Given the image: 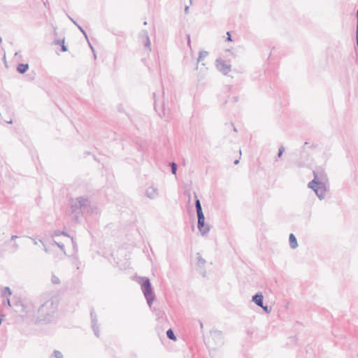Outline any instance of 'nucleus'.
<instances>
[{"label":"nucleus","mask_w":358,"mask_h":358,"mask_svg":"<svg viewBox=\"0 0 358 358\" xmlns=\"http://www.w3.org/2000/svg\"><path fill=\"white\" fill-rule=\"evenodd\" d=\"M62 50L63 52H66L67 51V48L66 46L64 45V40H62Z\"/></svg>","instance_id":"26"},{"label":"nucleus","mask_w":358,"mask_h":358,"mask_svg":"<svg viewBox=\"0 0 358 358\" xmlns=\"http://www.w3.org/2000/svg\"><path fill=\"white\" fill-rule=\"evenodd\" d=\"M266 313H270L271 312V308L268 307V306H264V303L262 304V306H260Z\"/></svg>","instance_id":"23"},{"label":"nucleus","mask_w":358,"mask_h":358,"mask_svg":"<svg viewBox=\"0 0 358 358\" xmlns=\"http://www.w3.org/2000/svg\"><path fill=\"white\" fill-rule=\"evenodd\" d=\"M55 44H56V45H62V41H59V40H58V41H55Z\"/></svg>","instance_id":"32"},{"label":"nucleus","mask_w":358,"mask_h":358,"mask_svg":"<svg viewBox=\"0 0 358 358\" xmlns=\"http://www.w3.org/2000/svg\"><path fill=\"white\" fill-rule=\"evenodd\" d=\"M11 291L10 289V288L8 287H5L3 289V292H2V296L3 297H6V296H10L11 295Z\"/></svg>","instance_id":"17"},{"label":"nucleus","mask_w":358,"mask_h":358,"mask_svg":"<svg viewBox=\"0 0 358 358\" xmlns=\"http://www.w3.org/2000/svg\"><path fill=\"white\" fill-rule=\"evenodd\" d=\"M88 43H89V45H90V48L92 49V50L94 52V48L92 47V45L90 44V43L88 41Z\"/></svg>","instance_id":"38"},{"label":"nucleus","mask_w":358,"mask_h":358,"mask_svg":"<svg viewBox=\"0 0 358 358\" xmlns=\"http://www.w3.org/2000/svg\"><path fill=\"white\" fill-rule=\"evenodd\" d=\"M69 18L72 21V22H73L76 25H77V26L78 25L71 17H69Z\"/></svg>","instance_id":"39"},{"label":"nucleus","mask_w":358,"mask_h":358,"mask_svg":"<svg viewBox=\"0 0 358 358\" xmlns=\"http://www.w3.org/2000/svg\"><path fill=\"white\" fill-rule=\"evenodd\" d=\"M77 27L80 30V31L84 34L85 37L87 39V34L85 31V30H83V29L80 26H79V25H78Z\"/></svg>","instance_id":"27"},{"label":"nucleus","mask_w":358,"mask_h":358,"mask_svg":"<svg viewBox=\"0 0 358 358\" xmlns=\"http://www.w3.org/2000/svg\"><path fill=\"white\" fill-rule=\"evenodd\" d=\"M143 34L145 36V39L142 41V43H143L147 50L150 52L151 51V43L148 36V33L147 31L143 30Z\"/></svg>","instance_id":"12"},{"label":"nucleus","mask_w":358,"mask_h":358,"mask_svg":"<svg viewBox=\"0 0 358 358\" xmlns=\"http://www.w3.org/2000/svg\"><path fill=\"white\" fill-rule=\"evenodd\" d=\"M90 315H91L92 329L94 331L95 336L99 337V327L97 325V318H96V315L93 309L91 310Z\"/></svg>","instance_id":"9"},{"label":"nucleus","mask_w":358,"mask_h":358,"mask_svg":"<svg viewBox=\"0 0 358 358\" xmlns=\"http://www.w3.org/2000/svg\"><path fill=\"white\" fill-rule=\"evenodd\" d=\"M29 69V64H20L17 67V71L20 73H25Z\"/></svg>","instance_id":"14"},{"label":"nucleus","mask_w":358,"mask_h":358,"mask_svg":"<svg viewBox=\"0 0 358 358\" xmlns=\"http://www.w3.org/2000/svg\"><path fill=\"white\" fill-rule=\"evenodd\" d=\"M18 248H19V245H18L16 243H15L13 245V246H12V250H13V252H15V251L18 249Z\"/></svg>","instance_id":"28"},{"label":"nucleus","mask_w":358,"mask_h":358,"mask_svg":"<svg viewBox=\"0 0 358 358\" xmlns=\"http://www.w3.org/2000/svg\"><path fill=\"white\" fill-rule=\"evenodd\" d=\"M59 234H60V232L55 231V232L54 233V235H53V236H59Z\"/></svg>","instance_id":"37"},{"label":"nucleus","mask_w":358,"mask_h":358,"mask_svg":"<svg viewBox=\"0 0 358 358\" xmlns=\"http://www.w3.org/2000/svg\"><path fill=\"white\" fill-rule=\"evenodd\" d=\"M208 55V52L206 51H201L199 52V55L198 57V62H201L203 58H205Z\"/></svg>","instance_id":"19"},{"label":"nucleus","mask_w":358,"mask_h":358,"mask_svg":"<svg viewBox=\"0 0 358 358\" xmlns=\"http://www.w3.org/2000/svg\"><path fill=\"white\" fill-rule=\"evenodd\" d=\"M50 358H64V356L60 351L55 350Z\"/></svg>","instance_id":"18"},{"label":"nucleus","mask_w":358,"mask_h":358,"mask_svg":"<svg viewBox=\"0 0 358 358\" xmlns=\"http://www.w3.org/2000/svg\"><path fill=\"white\" fill-rule=\"evenodd\" d=\"M52 282L53 284H59L60 282V280H59L58 277H57L56 275H53L52 276Z\"/></svg>","instance_id":"24"},{"label":"nucleus","mask_w":358,"mask_h":358,"mask_svg":"<svg viewBox=\"0 0 358 358\" xmlns=\"http://www.w3.org/2000/svg\"><path fill=\"white\" fill-rule=\"evenodd\" d=\"M357 28H358V9H357Z\"/></svg>","instance_id":"41"},{"label":"nucleus","mask_w":358,"mask_h":358,"mask_svg":"<svg viewBox=\"0 0 358 358\" xmlns=\"http://www.w3.org/2000/svg\"><path fill=\"white\" fill-rule=\"evenodd\" d=\"M198 218V229L202 236H206L210 231V227L205 224L204 215H197Z\"/></svg>","instance_id":"7"},{"label":"nucleus","mask_w":358,"mask_h":358,"mask_svg":"<svg viewBox=\"0 0 358 358\" xmlns=\"http://www.w3.org/2000/svg\"><path fill=\"white\" fill-rule=\"evenodd\" d=\"M171 173L174 175L176 174V171H177V165L176 163L174 162H172L171 164Z\"/></svg>","instance_id":"21"},{"label":"nucleus","mask_w":358,"mask_h":358,"mask_svg":"<svg viewBox=\"0 0 358 358\" xmlns=\"http://www.w3.org/2000/svg\"><path fill=\"white\" fill-rule=\"evenodd\" d=\"M166 336L171 340H173V341L176 340V337L175 336L174 332L171 329H169L167 330Z\"/></svg>","instance_id":"16"},{"label":"nucleus","mask_w":358,"mask_h":358,"mask_svg":"<svg viewBox=\"0 0 358 358\" xmlns=\"http://www.w3.org/2000/svg\"><path fill=\"white\" fill-rule=\"evenodd\" d=\"M145 194L149 199H154L158 196V189L154 186H150L147 188Z\"/></svg>","instance_id":"10"},{"label":"nucleus","mask_w":358,"mask_h":358,"mask_svg":"<svg viewBox=\"0 0 358 358\" xmlns=\"http://www.w3.org/2000/svg\"><path fill=\"white\" fill-rule=\"evenodd\" d=\"M238 163H239V160L238 159L235 160V162H234L235 164H238Z\"/></svg>","instance_id":"40"},{"label":"nucleus","mask_w":358,"mask_h":358,"mask_svg":"<svg viewBox=\"0 0 358 358\" xmlns=\"http://www.w3.org/2000/svg\"><path fill=\"white\" fill-rule=\"evenodd\" d=\"M289 245H290L291 248L295 249L297 248V246H298L297 240L293 234H289Z\"/></svg>","instance_id":"13"},{"label":"nucleus","mask_w":358,"mask_h":358,"mask_svg":"<svg viewBox=\"0 0 358 358\" xmlns=\"http://www.w3.org/2000/svg\"><path fill=\"white\" fill-rule=\"evenodd\" d=\"M1 324V319L0 318V324Z\"/></svg>","instance_id":"46"},{"label":"nucleus","mask_w":358,"mask_h":358,"mask_svg":"<svg viewBox=\"0 0 358 358\" xmlns=\"http://www.w3.org/2000/svg\"><path fill=\"white\" fill-rule=\"evenodd\" d=\"M34 243L35 245H37V241L36 240H34Z\"/></svg>","instance_id":"44"},{"label":"nucleus","mask_w":358,"mask_h":358,"mask_svg":"<svg viewBox=\"0 0 358 358\" xmlns=\"http://www.w3.org/2000/svg\"><path fill=\"white\" fill-rule=\"evenodd\" d=\"M210 338L212 342L208 341V344L211 348H214L216 345H222L224 343L222 331L217 329L210 331Z\"/></svg>","instance_id":"5"},{"label":"nucleus","mask_w":358,"mask_h":358,"mask_svg":"<svg viewBox=\"0 0 358 358\" xmlns=\"http://www.w3.org/2000/svg\"><path fill=\"white\" fill-rule=\"evenodd\" d=\"M139 36L141 39V41L145 39V36L143 34V30L140 32Z\"/></svg>","instance_id":"29"},{"label":"nucleus","mask_w":358,"mask_h":358,"mask_svg":"<svg viewBox=\"0 0 358 358\" xmlns=\"http://www.w3.org/2000/svg\"><path fill=\"white\" fill-rule=\"evenodd\" d=\"M227 34L228 35V37H227V40L228 41H231V35H230L229 32H227Z\"/></svg>","instance_id":"30"},{"label":"nucleus","mask_w":358,"mask_h":358,"mask_svg":"<svg viewBox=\"0 0 358 358\" xmlns=\"http://www.w3.org/2000/svg\"><path fill=\"white\" fill-rule=\"evenodd\" d=\"M187 44L189 46H190V36L188 34L187 36Z\"/></svg>","instance_id":"31"},{"label":"nucleus","mask_w":358,"mask_h":358,"mask_svg":"<svg viewBox=\"0 0 358 358\" xmlns=\"http://www.w3.org/2000/svg\"><path fill=\"white\" fill-rule=\"evenodd\" d=\"M90 206V202L88 199L83 196L76 198V199L71 203L73 211H76L79 209L82 213L89 212Z\"/></svg>","instance_id":"3"},{"label":"nucleus","mask_w":358,"mask_h":358,"mask_svg":"<svg viewBox=\"0 0 358 358\" xmlns=\"http://www.w3.org/2000/svg\"><path fill=\"white\" fill-rule=\"evenodd\" d=\"M45 251L46 252H48V249H47V248H45Z\"/></svg>","instance_id":"45"},{"label":"nucleus","mask_w":358,"mask_h":358,"mask_svg":"<svg viewBox=\"0 0 358 358\" xmlns=\"http://www.w3.org/2000/svg\"><path fill=\"white\" fill-rule=\"evenodd\" d=\"M198 257V264L199 265H203L206 263V261L204 259H203L201 256H199V254H197Z\"/></svg>","instance_id":"22"},{"label":"nucleus","mask_w":358,"mask_h":358,"mask_svg":"<svg viewBox=\"0 0 358 358\" xmlns=\"http://www.w3.org/2000/svg\"><path fill=\"white\" fill-rule=\"evenodd\" d=\"M61 234L64 235V236H68L67 234H66L65 232H62Z\"/></svg>","instance_id":"42"},{"label":"nucleus","mask_w":358,"mask_h":358,"mask_svg":"<svg viewBox=\"0 0 358 358\" xmlns=\"http://www.w3.org/2000/svg\"><path fill=\"white\" fill-rule=\"evenodd\" d=\"M188 10H189V6H185V13H187Z\"/></svg>","instance_id":"34"},{"label":"nucleus","mask_w":358,"mask_h":358,"mask_svg":"<svg viewBox=\"0 0 358 358\" xmlns=\"http://www.w3.org/2000/svg\"><path fill=\"white\" fill-rule=\"evenodd\" d=\"M195 207H196L197 215H203L201 202H200L199 199H196L195 201Z\"/></svg>","instance_id":"15"},{"label":"nucleus","mask_w":358,"mask_h":358,"mask_svg":"<svg viewBox=\"0 0 358 358\" xmlns=\"http://www.w3.org/2000/svg\"><path fill=\"white\" fill-rule=\"evenodd\" d=\"M216 66L224 75L228 74L231 71V65L226 64L222 59H216Z\"/></svg>","instance_id":"8"},{"label":"nucleus","mask_w":358,"mask_h":358,"mask_svg":"<svg viewBox=\"0 0 358 358\" xmlns=\"http://www.w3.org/2000/svg\"><path fill=\"white\" fill-rule=\"evenodd\" d=\"M200 327H201V328L203 327V323L201 322H200Z\"/></svg>","instance_id":"43"},{"label":"nucleus","mask_w":358,"mask_h":358,"mask_svg":"<svg viewBox=\"0 0 358 358\" xmlns=\"http://www.w3.org/2000/svg\"><path fill=\"white\" fill-rule=\"evenodd\" d=\"M6 301V303H7L9 306H10V300H9V299H8V298H7Z\"/></svg>","instance_id":"35"},{"label":"nucleus","mask_w":358,"mask_h":358,"mask_svg":"<svg viewBox=\"0 0 358 358\" xmlns=\"http://www.w3.org/2000/svg\"><path fill=\"white\" fill-rule=\"evenodd\" d=\"M53 243L57 245L62 251L64 254H66V252L64 250V244L62 243H60V242H57L56 241H53Z\"/></svg>","instance_id":"20"},{"label":"nucleus","mask_w":358,"mask_h":358,"mask_svg":"<svg viewBox=\"0 0 358 358\" xmlns=\"http://www.w3.org/2000/svg\"><path fill=\"white\" fill-rule=\"evenodd\" d=\"M284 152H285V148H284V146L282 145L279 148L278 153V157H280Z\"/></svg>","instance_id":"25"},{"label":"nucleus","mask_w":358,"mask_h":358,"mask_svg":"<svg viewBox=\"0 0 358 358\" xmlns=\"http://www.w3.org/2000/svg\"><path fill=\"white\" fill-rule=\"evenodd\" d=\"M143 282L141 283V289L146 299L147 303L151 307L153 301L155 300V294L152 291L150 279L148 278H141Z\"/></svg>","instance_id":"2"},{"label":"nucleus","mask_w":358,"mask_h":358,"mask_svg":"<svg viewBox=\"0 0 358 358\" xmlns=\"http://www.w3.org/2000/svg\"><path fill=\"white\" fill-rule=\"evenodd\" d=\"M57 309V303L52 299L45 301L38 309L36 321L38 322H50L55 317Z\"/></svg>","instance_id":"1"},{"label":"nucleus","mask_w":358,"mask_h":358,"mask_svg":"<svg viewBox=\"0 0 358 358\" xmlns=\"http://www.w3.org/2000/svg\"><path fill=\"white\" fill-rule=\"evenodd\" d=\"M314 178L308 182V187H313V185L318 182H324L327 180V175L323 168L318 167L313 171Z\"/></svg>","instance_id":"4"},{"label":"nucleus","mask_w":358,"mask_h":358,"mask_svg":"<svg viewBox=\"0 0 358 358\" xmlns=\"http://www.w3.org/2000/svg\"><path fill=\"white\" fill-rule=\"evenodd\" d=\"M17 238V236H15V235H13V236H11L10 240H11V241H13V240H15V238Z\"/></svg>","instance_id":"33"},{"label":"nucleus","mask_w":358,"mask_h":358,"mask_svg":"<svg viewBox=\"0 0 358 358\" xmlns=\"http://www.w3.org/2000/svg\"><path fill=\"white\" fill-rule=\"evenodd\" d=\"M264 300V296L262 292H257L252 298V301L254 302L257 306H262Z\"/></svg>","instance_id":"11"},{"label":"nucleus","mask_w":358,"mask_h":358,"mask_svg":"<svg viewBox=\"0 0 358 358\" xmlns=\"http://www.w3.org/2000/svg\"><path fill=\"white\" fill-rule=\"evenodd\" d=\"M233 100H234V102L238 101V97L237 96L233 97Z\"/></svg>","instance_id":"36"},{"label":"nucleus","mask_w":358,"mask_h":358,"mask_svg":"<svg viewBox=\"0 0 358 358\" xmlns=\"http://www.w3.org/2000/svg\"><path fill=\"white\" fill-rule=\"evenodd\" d=\"M310 188L315 192V193L320 200L325 198L327 189L324 182H317V183H315V185H313V187Z\"/></svg>","instance_id":"6"}]
</instances>
